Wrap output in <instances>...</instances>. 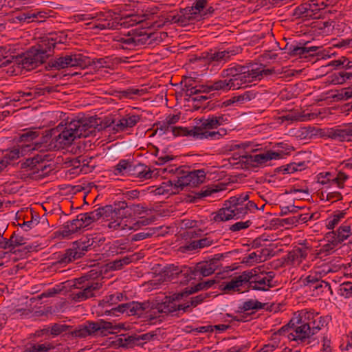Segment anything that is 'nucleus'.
<instances>
[{
  "label": "nucleus",
  "mask_w": 352,
  "mask_h": 352,
  "mask_svg": "<svg viewBox=\"0 0 352 352\" xmlns=\"http://www.w3.org/2000/svg\"><path fill=\"white\" fill-rule=\"evenodd\" d=\"M113 41L117 42V47L123 50H133L146 43L144 36L135 30L129 31L127 34L116 35Z\"/></svg>",
  "instance_id": "14"
},
{
  "label": "nucleus",
  "mask_w": 352,
  "mask_h": 352,
  "mask_svg": "<svg viewBox=\"0 0 352 352\" xmlns=\"http://www.w3.org/2000/svg\"><path fill=\"white\" fill-rule=\"evenodd\" d=\"M85 324L89 336L92 334L105 335L107 332L111 333V331L113 329V325L111 322L104 320L98 322H88Z\"/></svg>",
  "instance_id": "29"
},
{
  "label": "nucleus",
  "mask_w": 352,
  "mask_h": 352,
  "mask_svg": "<svg viewBox=\"0 0 352 352\" xmlns=\"http://www.w3.org/2000/svg\"><path fill=\"white\" fill-rule=\"evenodd\" d=\"M258 93L254 90H248L241 94L233 96L229 102L230 103H237L239 104H243L254 99Z\"/></svg>",
  "instance_id": "45"
},
{
  "label": "nucleus",
  "mask_w": 352,
  "mask_h": 352,
  "mask_svg": "<svg viewBox=\"0 0 352 352\" xmlns=\"http://www.w3.org/2000/svg\"><path fill=\"white\" fill-rule=\"evenodd\" d=\"M307 246L295 247L288 254V260L293 265H298L304 261L308 254Z\"/></svg>",
  "instance_id": "33"
},
{
  "label": "nucleus",
  "mask_w": 352,
  "mask_h": 352,
  "mask_svg": "<svg viewBox=\"0 0 352 352\" xmlns=\"http://www.w3.org/2000/svg\"><path fill=\"white\" fill-rule=\"evenodd\" d=\"M142 90L129 87L118 92L119 97L121 99H133L135 96H140Z\"/></svg>",
  "instance_id": "58"
},
{
  "label": "nucleus",
  "mask_w": 352,
  "mask_h": 352,
  "mask_svg": "<svg viewBox=\"0 0 352 352\" xmlns=\"http://www.w3.org/2000/svg\"><path fill=\"white\" fill-rule=\"evenodd\" d=\"M331 319L329 316H321L318 312L312 309L301 310V320L309 324L313 336L327 326Z\"/></svg>",
  "instance_id": "13"
},
{
  "label": "nucleus",
  "mask_w": 352,
  "mask_h": 352,
  "mask_svg": "<svg viewBox=\"0 0 352 352\" xmlns=\"http://www.w3.org/2000/svg\"><path fill=\"white\" fill-rule=\"evenodd\" d=\"M104 241L103 237L95 234H89L82 237L73 243L72 247L66 250L61 260L63 263L72 262L80 258L89 249L95 248Z\"/></svg>",
  "instance_id": "8"
},
{
  "label": "nucleus",
  "mask_w": 352,
  "mask_h": 352,
  "mask_svg": "<svg viewBox=\"0 0 352 352\" xmlns=\"http://www.w3.org/2000/svg\"><path fill=\"white\" fill-rule=\"evenodd\" d=\"M47 17L45 12L40 11L37 9L23 10L19 12L16 16V21L24 24L33 22H42Z\"/></svg>",
  "instance_id": "24"
},
{
  "label": "nucleus",
  "mask_w": 352,
  "mask_h": 352,
  "mask_svg": "<svg viewBox=\"0 0 352 352\" xmlns=\"http://www.w3.org/2000/svg\"><path fill=\"white\" fill-rule=\"evenodd\" d=\"M274 272L261 271L260 268H254L247 271L248 289L256 291L267 292L276 287Z\"/></svg>",
  "instance_id": "9"
},
{
  "label": "nucleus",
  "mask_w": 352,
  "mask_h": 352,
  "mask_svg": "<svg viewBox=\"0 0 352 352\" xmlns=\"http://www.w3.org/2000/svg\"><path fill=\"white\" fill-rule=\"evenodd\" d=\"M177 190L175 187L173 180H170L162 183V184L153 190V193L157 195H168L175 192Z\"/></svg>",
  "instance_id": "48"
},
{
  "label": "nucleus",
  "mask_w": 352,
  "mask_h": 352,
  "mask_svg": "<svg viewBox=\"0 0 352 352\" xmlns=\"http://www.w3.org/2000/svg\"><path fill=\"white\" fill-rule=\"evenodd\" d=\"M112 211L113 206L106 205L103 207H99L91 212H88L87 214L89 216L91 223H92L94 221H96L100 218L109 217Z\"/></svg>",
  "instance_id": "37"
},
{
  "label": "nucleus",
  "mask_w": 352,
  "mask_h": 352,
  "mask_svg": "<svg viewBox=\"0 0 352 352\" xmlns=\"http://www.w3.org/2000/svg\"><path fill=\"white\" fill-rule=\"evenodd\" d=\"M243 157L246 158V162L250 163L252 166H261L265 164L270 160H274V155H272L271 150L254 155H247Z\"/></svg>",
  "instance_id": "30"
},
{
  "label": "nucleus",
  "mask_w": 352,
  "mask_h": 352,
  "mask_svg": "<svg viewBox=\"0 0 352 352\" xmlns=\"http://www.w3.org/2000/svg\"><path fill=\"white\" fill-rule=\"evenodd\" d=\"M239 308L245 311L254 309H261L263 308V304L258 300H248L243 302Z\"/></svg>",
  "instance_id": "59"
},
{
  "label": "nucleus",
  "mask_w": 352,
  "mask_h": 352,
  "mask_svg": "<svg viewBox=\"0 0 352 352\" xmlns=\"http://www.w3.org/2000/svg\"><path fill=\"white\" fill-rule=\"evenodd\" d=\"M223 79L218 80L214 82H210L206 85H195L193 86L191 82H194L192 79H189L188 82H185L186 87V95L188 96H192L197 95L200 92H209L211 91H220L223 92H227L230 90H232L227 78H223Z\"/></svg>",
  "instance_id": "12"
},
{
  "label": "nucleus",
  "mask_w": 352,
  "mask_h": 352,
  "mask_svg": "<svg viewBox=\"0 0 352 352\" xmlns=\"http://www.w3.org/2000/svg\"><path fill=\"white\" fill-rule=\"evenodd\" d=\"M167 19L171 23H177L181 26H186L191 23L190 21L188 20V16L186 10L182 14H170L168 16Z\"/></svg>",
  "instance_id": "52"
},
{
  "label": "nucleus",
  "mask_w": 352,
  "mask_h": 352,
  "mask_svg": "<svg viewBox=\"0 0 352 352\" xmlns=\"http://www.w3.org/2000/svg\"><path fill=\"white\" fill-rule=\"evenodd\" d=\"M279 333L287 336L291 340L301 342L313 336L309 324L301 320V310L298 311L297 317L292 318L287 325L280 329Z\"/></svg>",
  "instance_id": "10"
},
{
  "label": "nucleus",
  "mask_w": 352,
  "mask_h": 352,
  "mask_svg": "<svg viewBox=\"0 0 352 352\" xmlns=\"http://www.w3.org/2000/svg\"><path fill=\"white\" fill-rule=\"evenodd\" d=\"M336 66H341L345 69L334 74L333 82L335 84H342L348 80L352 79V61L342 57L341 59L333 61Z\"/></svg>",
  "instance_id": "22"
},
{
  "label": "nucleus",
  "mask_w": 352,
  "mask_h": 352,
  "mask_svg": "<svg viewBox=\"0 0 352 352\" xmlns=\"http://www.w3.org/2000/svg\"><path fill=\"white\" fill-rule=\"evenodd\" d=\"M25 241L26 239L18 232H14L10 238V243L11 244L12 249L25 244Z\"/></svg>",
  "instance_id": "62"
},
{
  "label": "nucleus",
  "mask_w": 352,
  "mask_h": 352,
  "mask_svg": "<svg viewBox=\"0 0 352 352\" xmlns=\"http://www.w3.org/2000/svg\"><path fill=\"white\" fill-rule=\"evenodd\" d=\"M126 299V295L122 292H116L106 296L98 305V307L101 308L102 313L105 314V311L109 310L108 308L117 305L118 302ZM111 309H109L110 310Z\"/></svg>",
  "instance_id": "28"
},
{
  "label": "nucleus",
  "mask_w": 352,
  "mask_h": 352,
  "mask_svg": "<svg viewBox=\"0 0 352 352\" xmlns=\"http://www.w3.org/2000/svg\"><path fill=\"white\" fill-rule=\"evenodd\" d=\"M296 10H299L301 14H306L305 16L309 15V12H315L320 10L319 1L317 0H311L308 4L302 5L298 7Z\"/></svg>",
  "instance_id": "54"
},
{
  "label": "nucleus",
  "mask_w": 352,
  "mask_h": 352,
  "mask_svg": "<svg viewBox=\"0 0 352 352\" xmlns=\"http://www.w3.org/2000/svg\"><path fill=\"white\" fill-rule=\"evenodd\" d=\"M195 129V126L190 129L182 126H173V128H171V131L175 136H191L196 138L197 135H195V133H194Z\"/></svg>",
  "instance_id": "56"
},
{
  "label": "nucleus",
  "mask_w": 352,
  "mask_h": 352,
  "mask_svg": "<svg viewBox=\"0 0 352 352\" xmlns=\"http://www.w3.org/2000/svg\"><path fill=\"white\" fill-rule=\"evenodd\" d=\"M21 67L26 70H32L38 67L30 55L28 56L25 53L21 58Z\"/></svg>",
  "instance_id": "61"
},
{
  "label": "nucleus",
  "mask_w": 352,
  "mask_h": 352,
  "mask_svg": "<svg viewBox=\"0 0 352 352\" xmlns=\"http://www.w3.org/2000/svg\"><path fill=\"white\" fill-rule=\"evenodd\" d=\"M153 172L148 166L143 164L132 163L131 170H129V175L138 177L141 180H145L151 178Z\"/></svg>",
  "instance_id": "31"
},
{
  "label": "nucleus",
  "mask_w": 352,
  "mask_h": 352,
  "mask_svg": "<svg viewBox=\"0 0 352 352\" xmlns=\"http://www.w3.org/2000/svg\"><path fill=\"white\" fill-rule=\"evenodd\" d=\"M294 151V147L286 142L278 143L274 150H271L272 155H274V160H279L288 155Z\"/></svg>",
  "instance_id": "41"
},
{
  "label": "nucleus",
  "mask_w": 352,
  "mask_h": 352,
  "mask_svg": "<svg viewBox=\"0 0 352 352\" xmlns=\"http://www.w3.org/2000/svg\"><path fill=\"white\" fill-rule=\"evenodd\" d=\"M331 172L326 171V172H321L317 176V182L322 186H324L325 188H329L330 186V177H331Z\"/></svg>",
  "instance_id": "63"
},
{
  "label": "nucleus",
  "mask_w": 352,
  "mask_h": 352,
  "mask_svg": "<svg viewBox=\"0 0 352 352\" xmlns=\"http://www.w3.org/2000/svg\"><path fill=\"white\" fill-rule=\"evenodd\" d=\"M322 137L337 142L352 140V122L327 128L324 130Z\"/></svg>",
  "instance_id": "15"
},
{
  "label": "nucleus",
  "mask_w": 352,
  "mask_h": 352,
  "mask_svg": "<svg viewBox=\"0 0 352 352\" xmlns=\"http://www.w3.org/2000/svg\"><path fill=\"white\" fill-rule=\"evenodd\" d=\"M309 42L299 41L287 45L288 52L292 56L307 57L316 53L318 47L316 46H308Z\"/></svg>",
  "instance_id": "23"
},
{
  "label": "nucleus",
  "mask_w": 352,
  "mask_h": 352,
  "mask_svg": "<svg viewBox=\"0 0 352 352\" xmlns=\"http://www.w3.org/2000/svg\"><path fill=\"white\" fill-rule=\"evenodd\" d=\"M346 212L344 210H337L331 215L328 217L325 221L324 224L328 230H333L340 222L344 219Z\"/></svg>",
  "instance_id": "42"
},
{
  "label": "nucleus",
  "mask_w": 352,
  "mask_h": 352,
  "mask_svg": "<svg viewBox=\"0 0 352 352\" xmlns=\"http://www.w3.org/2000/svg\"><path fill=\"white\" fill-rule=\"evenodd\" d=\"M109 217L114 219L107 225L111 230H126L133 228L135 223L132 219V208L125 201L115 204Z\"/></svg>",
  "instance_id": "7"
},
{
  "label": "nucleus",
  "mask_w": 352,
  "mask_h": 352,
  "mask_svg": "<svg viewBox=\"0 0 352 352\" xmlns=\"http://www.w3.org/2000/svg\"><path fill=\"white\" fill-rule=\"evenodd\" d=\"M349 179V176L344 172H331L330 177V186L329 188L336 186L342 189L344 186L345 182Z\"/></svg>",
  "instance_id": "43"
},
{
  "label": "nucleus",
  "mask_w": 352,
  "mask_h": 352,
  "mask_svg": "<svg viewBox=\"0 0 352 352\" xmlns=\"http://www.w3.org/2000/svg\"><path fill=\"white\" fill-rule=\"evenodd\" d=\"M216 118L214 115H208L207 117H203L197 122L196 129H199L202 132L216 129L218 128L216 122Z\"/></svg>",
  "instance_id": "40"
},
{
  "label": "nucleus",
  "mask_w": 352,
  "mask_h": 352,
  "mask_svg": "<svg viewBox=\"0 0 352 352\" xmlns=\"http://www.w3.org/2000/svg\"><path fill=\"white\" fill-rule=\"evenodd\" d=\"M351 234L352 230L351 226L348 223H344L338 228L336 232H332L328 233L326 238H335L338 240V242L340 243L349 238Z\"/></svg>",
  "instance_id": "36"
},
{
  "label": "nucleus",
  "mask_w": 352,
  "mask_h": 352,
  "mask_svg": "<svg viewBox=\"0 0 352 352\" xmlns=\"http://www.w3.org/2000/svg\"><path fill=\"white\" fill-rule=\"evenodd\" d=\"M47 161V155L44 153H38L33 157L28 158L24 164L29 167L34 173L43 170L46 166L45 162Z\"/></svg>",
  "instance_id": "32"
},
{
  "label": "nucleus",
  "mask_w": 352,
  "mask_h": 352,
  "mask_svg": "<svg viewBox=\"0 0 352 352\" xmlns=\"http://www.w3.org/2000/svg\"><path fill=\"white\" fill-rule=\"evenodd\" d=\"M145 309L144 303L132 301L126 303H122L117 307H111L110 310L105 311V315L118 316V314H126L128 316H141Z\"/></svg>",
  "instance_id": "17"
},
{
  "label": "nucleus",
  "mask_w": 352,
  "mask_h": 352,
  "mask_svg": "<svg viewBox=\"0 0 352 352\" xmlns=\"http://www.w3.org/2000/svg\"><path fill=\"white\" fill-rule=\"evenodd\" d=\"M45 42L46 41H44L38 47H32L25 52L28 56L30 55L37 66L41 65L47 59L56 45L52 38V42L48 40L47 47H44V45H46Z\"/></svg>",
  "instance_id": "18"
},
{
  "label": "nucleus",
  "mask_w": 352,
  "mask_h": 352,
  "mask_svg": "<svg viewBox=\"0 0 352 352\" xmlns=\"http://www.w3.org/2000/svg\"><path fill=\"white\" fill-rule=\"evenodd\" d=\"M148 19V14H131L126 15L122 22L126 26L130 27L140 23Z\"/></svg>",
  "instance_id": "49"
},
{
  "label": "nucleus",
  "mask_w": 352,
  "mask_h": 352,
  "mask_svg": "<svg viewBox=\"0 0 352 352\" xmlns=\"http://www.w3.org/2000/svg\"><path fill=\"white\" fill-rule=\"evenodd\" d=\"M55 89L53 87H35L25 91H22V96L24 101L32 100V99L37 98L41 96H44L47 94H50L54 91Z\"/></svg>",
  "instance_id": "34"
},
{
  "label": "nucleus",
  "mask_w": 352,
  "mask_h": 352,
  "mask_svg": "<svg viewBox=\"0 0 352 352\" xmlns=\"http://www.w3.org/2000/svg\"><path fill=\"white\" fill-rule=\"evenodd\" d=\"M250 192H246L231 197L226 200L223 207L214 216L216 222L226 221L230 219H241L249 212L257 210V204L249 200Z\"/></svg>",
  "instance_id": "2"
},
{
  "label": "nucleus",
  "mask_w": 352,
  "mask_h": 352,
  "mask_svg": "<svg viewBox=\"0 0 352 352\" xmlns=\"http://www.w3.org/2000/svg\"><path fill=\"white\" fill-rule=\"evenodd\" d=\"M100 273L92 270L84 276L75 280L76 290L72 292V300L81 302L97 295L102 287Z\"/></svg>",
  "instance_id": "5"
},
{
  "label": "nucleus",
  "mask_w": 352,
  "mask_h": 352,
  "mask_svg": "<svg viewBox=\"0 0 352 352\" xmlns=\"http://www.w3.org/2000/svg\"><path fill=\"white\" fill-rule=\"evenodd\" d=\"M111 14L106 12H94V20L98 22L95 25V28L98 30H107L111 28L109 22Z\"/></svg>",
  "instance_id": "39"
},
{
  "label": "nucleus",
  "mask_w": 352,
  "mask_h": 352,
  "mask_svg": "<svg viewBox=\"0 0 352 352\" xmlns=\"http://www.w3.org/2000/svg\"><path fill=\"white\" fill-rule=\"evenodd\" d=\"M30 144L21 145L18 147H14L11 150H7L3 152V156L0 158V171L6 168L12 162L19 159L20 156L24 155L30 150H34Z\"/></svg>",
  "instance_id": "20"
},
{
  "label": "nucleus",
  "mask_w": 352,
  "mask_h": 352,
  "mask_svg": "<svg viewBox=\"0 0 352 352\" xmlns=\"http://www.w3.org/2000/svg\"><path fill=\"white\" fill-rule=\"evenodd\" d=\"M183 294H177V296L166 297V300L160 306V311L163 313H173L177 311H183L184 312L188 311L190 309V305L188 302L179 303L177 300L179 296H182Z\"/></svg>",
  "instance_id": "25"
},
{
  "label": "nucleus",
  "mask_w": 352,
  "mask_h": 352,
  "mask_svg": "<svg viewBox=\"0 0 352 352\" xmlns=\"http://www.w3.org/2000/svg\"><path fill=\"white\" fill-rule=\"evenodd\" d=\"M215 243L214 240L210 236H205L197 240H193L189 243L187 248L189 250H195L209 247Z\"/></svg>",
  "instance_id": "47"
},
{
  "label": "nucleus",
  "mask_w": 352,
  "mask_h": 352,
  "mask_svg": "<svg viewBox=\"0 0 352 352\" xmlns=\"http://www.w3.org/2000/svg\"><path fill=\"white\" fill-rule=\"evenodd\" d=\"M262 260L261 254H257L256 252H253L245 256L243 258V263L249 265H252L255 263H259Z\"/></svg>",
  "instance_id": "64"
},
{
  "label": "nucleus",
  "mask_w": 352,
  "mask_h": 352,
  "mask_svg": "<svg viewBox=\"0 0 352 352\" xmlns=\"http://www.w3.org/2000/svg\"><path fill=\"white\" fill-rule=\"evenodd\" d=\"M169 278L177 277L181 283H186L192 279L196 278L197 273L195 268L189 267L185 265L181 267L170 265L165 270Z\"/></svg>",
  "instance_id": "19"
},
{
  "label": "nucleus",
  "mask_w": 352,
  "mask_h": 352,
  "mask_svg": "<svg viewBox=\"0 0 352 352\" xmlns=\"http://www.w3.org/2000/svg\"><path fill=\"white\" fill-rule=\"evenodd\" d=\"M185 10L191 23L201 20L213 11L212 7L207 8V0H195L192 6Z\"/></svg>",
  "instance_id": "21"
},
{
  "label": "nucleus",
  "mask_w": 352,
  "mask_h": 352,
  "mask_svg": "<svg viewBox=\"0 0 352 352\" xmlns=\"http://www.w3.org/2000/svg\"><path fill=\"white\" fill-rule=\"evenodd\" d=\"M54 349V346L50 343L32 344L27 346L24 352H47Z\"/></svg>",
  "instance_id": "55"
},
{
  "label": "nucleus",
  "mask_w": 352,
  "mask_h": 352,
  "mask_svg": "<svg viewBox=\"0 0 352 352\" xmlns=\"http://www.w3.org/2000/svg\"><path fill=\"white\" fill-rule=\"evenodd\" d=\"M87 58L81 54H71L60 56L52 62V67L56 69L67 67H83L87 64Z\"/></svg>",
  "instance_id": "16"
},
{
  "label": "nucleus",
  "mask_w": 352,
  "mask_h": 352,
  "mask_svg": "<svg viewBox=\"0 0 352 352\" xmlns=\"http://www.w3.org/2000/svg\"><path fill=\"white\" fill-rule=\"evenodd\" d=\"M157 175L170 173L175 175L173 179L175 187L183 189L186 186H196L204 182L206 172L204 169L192 170L186 167H176L170 165L157 169Z\"/></svg>",
  "instance_id": "3"
},
{
  "label": "nucleus",
  "mask_w": 352,
  "mask_h": 352,
  "mask_svg": "<svg viewBox=\"0 0 352 352\" xmlns=\"http://www.w3.org/2000/svg\"><path fill=\"white\" fill-rule=\"evenodd\" d=\"M273 73L270 69H266L261 64L249 65H230L222 70L221 76L227 78L232 90L248 87L254 81L261 80Z\"/></svg>",
  "instance_id": "1"
},
{
  "label": "nucleus",
  "mask_w": 352,
  "mask_h": 352,
  "mask_svg": "<svg viewBox=\"0 0 352 352\" xmlns=\"http://www.w3.org/2000/svg\"><path fill=\"white\" fill-rule=\"evenodd\" d=\"M311 290L313 292V296H319L329 292L331 295L333 291L329 283L325 280H321L316 285H311Z\"/></svg>",
  "instance_id": "46"
},
{
  "label": "nucleus",
  "mask_w": 352,
  "mask_h": 352,
  "mask_svg": "<svg viewBox=\"0 0 352 352\" xmlns=\"http://www.w3.org/2000/svg\"><path fill=\"white\" fill-rule=\"evenodd\" d=\"M132 163L129 160H122L114 166V174L116 175H129Z\"/></svg>",
  "instance_id": "51"
},
{
  "label": "nucleus",
  "mask_w": 352,
  "mask_h": 352,
  "mask_svg": "<svg viewBox=\"0 0 352 352\" xmlns=\"http://www.w3.org/2000/svg\"><path fill=\"white\" fill-rule=\"evenodd\" d=\"M94 131L95 128L86 120H73L61 131L56 128L54 139L60 146H63L72 144L76 138H87Z\"/></svg>",
  "instance_id": "4"
},
{
  "label": "nucleus",
  "mask_w": 352,
  "mask_h": 352,
  "mask_svg": "<svg viewBox=\"0 0 352 352\" xmlns=\"http://www.w3.org/2000/svg\"><path fill=\"white\" fill-rule=\"evenodd\" d=\"M247 271L237 276L233 277L229 281L224 283L223 289L226 292H243L241 288H248Z\"/></svg>",
  "instance_id": "26"
},
{
  "label": "nucleus",
  "mask_w": 352,
  "mask_h": 352,
  "mask_svg": "<svg viewBox=\"0 0 352 352\" xmlns=\"http://www.w3.org/2000/svg\"><path fill=\"white\" fill-rule=\"evenodd\" d=\"M194 133H195V135H197L196 139L218 140L227 134V130L224 128H221L218 131H207L202 132L201 129H196Z\"/></svg>",
  "instance_id": "35"
},
{
  "label": "nucleus",
  "mask_w": 352,
  "mask_h": 352,
  "mask_svg": "<svg viewBox=\"0 0 352 352\" xmlns=\"http://www.w3.org/2000/svg\"><path fill=\"white\" fill-rule=\"evenodd\" d=\"M195 270L197 276H208L214 272L215 267L213 263L205 262L198 264Z\"/></svg>",
  "instance_id": "50"
},
{
  "label": "nucleus",
  "mask_w": 352,
  "mask_h": 352,
  "mask_svg": "<svg viewBox=\"0 0 352 352\" xmlns=\"http://www.w3.org/2000/svg\"><path fill=\"white\" fill-rule=\"evenodd\" d=\"M140 120V116L135 114H127L113 122V129L117 132L124 131L135 126Z\"/></svg>",
  "instance_id": "27"
},
{
  "label": "nucleus",
  "mask_w": 352,
  "mask_h": 352,
  "mask_svg": "<svg viewBox=\"0 0 352 352\" xmlns=\"http://www.w3.org/2000/svg\"><path fill=\"white\" fill-rule=\"evenodd\" d=\"M82 229L78 220L76 218L72 221H67L60 230V234L63 237H68L72 234L77 232Z\"/></svg>",
  "instance_id": "44"
},
{
  "label": "nucleus",
  "mask_w": 352,
  "mask_h": 352,
  "mask_svg": "<svg viewBox=\"0 0 352 352\" xmlns=\"http://www.w3.org/2000/svg\"><path fill=\"white\" fill-rule=\"evenodd\" d=\"M320 280H321V273L319 270L316 269L314 272H311V274L305 278V284L310 289L311 285H316V283Z\"/></svg>",
  "instance_id": "60"
},
{
  "label": "nucleus",
  "mask_w": 352,
  "mask_h": 352,
  "mask_svg": "<svg viewBox=\"0 0 352 352\" xmlns=\"http://www.w3.org/2000/svg\"><path fill=\"white\" fill-rule=\"evenodd\" d=\"M338 245L339 243L335 238H328L320 245L317 254L321 256L329 255L335 252Z\"/></svg>",
  "instance_id": "38"
},
{
  "label": "nucleus",
  "mask_w": 352,
  "mask_h": 352,
  "mask_svg": "<svg viewBox=\"0 0 352 352\" xmlns=\"http://www.w3.org/2000/svg\"><path fill=\"white\" fill-rule=\"evenodd\" d=\"M100 273L92 270L84 276L75 280L76 290L72 292V300L81 302L97 295L102 287Z\"/></svg>",
  "instance_id": "6"
},
{
  "label": "nucleus",
  "mask_w": 352,
  "mask_h": 352,
  "mask_svg": "<svg viewBox=\"0 0 352 352\" xmlns=\"http://www.w3.org/2000/svg\"><path fill=\"white\" fill-rule=\"evenodd\" d=\"M216 283V281L213 279L208 280L206 281H203L201 283H199L194 287H190V289L186 288L184 293L186 295L192 294L195 292H197L198 291L202 290V289H207L210 287H212L214 284Z\"/></svg>",
  "instance_id": "53"
},
{
  "label": "nucleus",
  "mask_w": 352,
  "mask_h": 352,
  "mask_svg": "<svg viewBox=\"0 0 352 352\" xmlns=\"http://www.w3.org/2000/svg\"><path fill=\"white\" fill-rule=\"evenodd\" d=\"M241 48L238 46H231L223 50H210L204 52L201 56L195 57L192 60V63H201L202 61H217L226 63L230 61L232 56L239 54Z\"/></svg>",
  "instance_id": "11"
},
{
  "label": "nucleus",
  "mask_w": 352,
  "mask_h": 352,
  "mask_svg": "<svg viewBox=\"0 0 352 352\" xmlns=\"http://www.w3.org/2000/svg\"><path fill=\"white\" fill-rule=\"evenodd\" d=\"M338 293L345 298H352V283L344 282L339 285Z\"/></svg>",
  "instance_id": "57"
}]
</instances>
